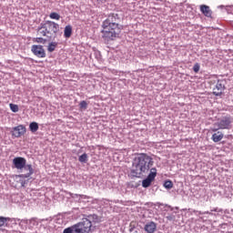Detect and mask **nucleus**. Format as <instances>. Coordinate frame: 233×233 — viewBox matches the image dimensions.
<instances>
[{
	"label": "nucleus",
	"instance_id": "obj_1",
	"mask_svg": "<svg viewBox=\"0 0 233 233\" xmlns=\"http://www.w3.org/2000/svg\"><path fill=\"white\" fill-rule=\"evenodd\" d=\"M154 167V158L148 156L147 153H138L132 161V168L130 171L131 177H144L147 175L149 179H156L157 176V169Z\"/></svg>",
	"mask_w": 233,
	"mask_h": 233
},
{
	"label": "nucleus",
	"instance_id": "obj_2",
	"mask_svg": "<svg viewBox=\"0 0 233 233\" xmlns=\"http://www.w3.org/2000/svg\"><path fill=\"white\" fill-rule=\"evenodd\" d=\"M124 26L121 25V17L118 14L111 13L102 23V39L105 43L116 41L121 35Z\"/></svg>",
	"mask_w": 233,
	"mask_h": 233
},
{
	"label": "nucleus",
	"instance_id": "obj_3",
	"mask_svg": "<svg viewBox=\"0 0 233 233\" xmlns=\"http://www.w3.org/2000/svg\"><path fill=\"white\" fill-rule=\"evenodd\" d=\"M97 223H101V217L96 214L84 215L80 222L65 228L63 233H92Z\"/></svg>",
	"mask_w": 233,
	"mask_h": 233
},
{
	"label": "nucleus",
	"instance_id": "obj_4",
	"mask_svg": "<svg viewBox=\"0 0 233 233\" xmlns=\"http://www.w3.org/2000/svg\"><path fill=\"white\" fill-rule=\"evenodd\" d=\"M38 35L47 37L48 41H55L59 32V24L47 20L39 25L36 29Z\"/></svg>",
	"mask_w": 233,
	"mask_h": 233
},
{
	"label": "nucleus",
	"instance_id": "obj_5",
	"mask_svg": "<svg viewBox=\"0 0 233 233\" xmlns=\"http://www.w3.org/2000/svg\"><path fill=\"white\" fill-rule=\"evenodd\" d=\"M13 165L14 167L17 170H25L27 173L18 175V177H21L22 179H26L27 177H30L32 174H34V167H32L31 164L26 165V158L23 157H16L13 159Z\"/></svg>",
	"mask_w": 233,
	"mask_h": 233
},
{
	"label": "nucleus",
	"instance_id": "obj_6",
	"mask_svg": "<svg viewBox=\"0 0 233 233\" xmlns=\"http://www.w3.org/2000/svg\"><path fill=\"white\" fill-rule=\"evenodd\" d=\"M233 117L230 115H226L218 119L211 127V132H218V130H230L232 128Z\"/></svg>",
	"mask_w": 233,
	"mask_h": 233
},
{
	"label": "nucleus",
	"instance_id": "obj_7",
	"mask_svg": "<svg viewBox=\"0 0 233 233\" xmlns=\"http://www.w3.org/2000/svg\"><path fill=\"white\" fill-rule=\"evenodd\" d=\"M31 52L35 56V57L40 59L46 57V51H45V47L42 45H33L31 46Z\"/></svg>",
	"mask_w": 233,
	"mask_h": 233
},
{
	"label": "nucleus",
	"instance_id": "obj_8",
	"mask_svg": "<svg viewBox=\"0 0 233 233\" xmlns=\"http://www.w3.org/2000/svg\"><path fill=\"white\" fill-rule=\"evenodd\" d=\"M18 221H19V227H28V228H34V227H37V225H39V222L37 221V218H32L30 219L24 218Z\"/></svg>",
	"mask_w": 233,
	"mask_h": 233
},
{
	"label": "nucleus",
	"instance_id": "obj_9",
	"mask_svg": "<svg viewBox=\"0 0 233 233\" xmlns=\"http://www.w3.org/2000/svg\"><path fill=\"white\" fill-rule=\"evenodd\" d=\"M227 80L226 79H218L216 84V89L218 91H213V95L217 97H219L223 95V90H225L227 87Z\"/></svg>",
	"mask_w": 233,
	"mask_h": 233
},
{
	"label": "nucleus",
	"instance_id": "obj_10",
	"mask_svg": "<svg viewBox=\"0 0 233 233\" xmlns=\"http://www.w3.org/2000/svg\"><path fill=\"white\" fill-rule=\"evenodd\" d=\"M26 134V127L24 125H18L12 128L11 130V136L13 137H21L22 136H25Z\"/></svg>",
	"mask_w": 233,
	"mask_h": 233
},
{
	"label": "nucleus",
	"instance_id": "obj_11",
	"mask_svg": "<svg viewBox=\"0 0 233 233\" xmlns=\"http://www.w3.org/2000/svg\"><path fill=\"white\" fill-rule=\"evenodd\" d=\"M144 230L147 233H154L157 230V224L154 221H149L145 225Z\"/></svg>",
	"mask_w": 233,
	"mask_h": 233
},
{
	"label": "nucleus",
	"instance_id": "obj_12",
	"mask_svg": "<svg viewBox=\"0 0 233 233\" xmlns=\"http://www.w3.org/2000/svg\"><path fill=\"white\" fill-rule=\"evenodd\" d=\"M200 12L205 17H212V10L210 9V6L207 5H200Z\"/></svg>",
	"mask_w": 233,
	"mask_h": 233
},
{
	"label": "nucleus",
	"instance_id": "obj_13",
	"mask_svg": "<svg viewBox=\"0 0 233 233\" xmlns=\"http://www.w3.org/2000/svg\"><path fill=\"white\" fill-rule=\"evenodd\" d=\"M224 135L223 132L221 131H217V133H214L211 137V139L214 143H219V141H221V139H223Z\"/></svg>",
	"mask_w": 233,
	"mask_h": 233
},
{
	"label": "nucleus",
	"instance_id": "obj_14",
	"mask_svg": "<svg viewBox=\"0 0 233 233\" xmlns=\"http://www.w3.org/2000/svg\"><path fill=\"white\" fill-rule=\"evenodd\" d=\"M64 37H66V39H70V37H72V25H66L64 29Z\"/></svg>",
	"mask_w": 233,
	"mask_h": 233
},
{
	"label": "nucleus",
	"instance_id": "obj_15",
	"mask_svg": "<svg viewBox=\"0 0 233 233\" xmlns=\"http://www.w3.org/2000/svg\"><path fill=\"white\" fill-rule=\"evenodd\" d=\"M29 130L32 134H35L39 130V124L37 122H31L29 124Z\"/></svg>",
	"mask_w": 233,
	"mask_h": 233
},
{
	"label": "nucleus",
	"instance_id": "obj_16",
	"mask_svg": "<svg viewBox=\"0 0 233 233\" xmlns=\"http://www.w3.org/2000/svg\"><path fill=\"white\" fill-rule=\"evenodd\" d=\"M152 178H148V177H147L144 180H142V187L143 188H148V187H150L152 185Z\"/></svg>",
	"mask_w": 233,
	"mask_h": 233
},
{
	"label": "nucleus",
	"instance_id": "obj_17",
	"mask_svg": "<svg viewBox=\"0 0 233 233\" xmlns=\"http://www.w3.org/2000/svg\"><path fill=\"white\" fill-rule=\"evenodd\" d=\"M56 48H57V42H50L47 46V51L52 53L55 52Z\"/></svg>",
	"mask_w": 233,
	"mask_h": 233
},
{
	"label": "nucleus",
	"instance_id": "obj_18",
	"mask_svg": "<svg viewBox=\"0 0 233 233\" xmlns=\"http://www.w3.org/2000/svg\"><path fill=\"white\" fill-rule=\"evenodd\" d=\"M69 196L76 201V203H83V200L81 199V195L69 193Z\"/></svg>",
	"mask_w": 233,
	"mask_h": 233
},
{
	"label": "nucleus",
	"instance_id": "obj_19",
	"mask_svg": "<svg viewBox=\"0 0 233 233\" xmlns=\"http://www.w3.org/2000/svg\"><path fill=\"white\" fill-rule=\"evenodd\" d=\"M78 161L82 164L88 163V155L86 153L82 154L78 157Z\"/></svg>",
	"mask_w": 233,
	"mask_h": 233
},
{
	"label": "nucleus",
	"instance_id": "obj_20",
	"mask_svg": "<svg viewBox=\"0 0 233 233\" xmlns=\"http://www.w3.org/2000/svg\"><path fill=\"white\" fill-rule=\"evenodd\" d=\"M163 187L167 190H170L174 187V183L172 182V180L167 179L164 182Z\"/></svg>",
	"mask_w": 233,
	"mask_h": 233
},
{
	"label": "nucleus",
	"instance_id": "obj_21",
	"mask_svg": "<svg viewBox=\"0 0 233 233\" xmlns=\"http://www.w3.org/2000/svg\"><path fill=\"white\" fill-rule=\"evenodd\" d=\"M46 38H43V37H35L33 38V42L34 43H40L41 45H46Z\"/></svg>",
	"mask_w": 233,
	"mask_h": 233
},
{
	"label": "nucleus",
	"instance_id": "obj_22",
	"mask_svg": "<svg viewBox=\"0 0 233 233\" xmlns=\"http://www.w3.org/2000/svg\"><path fill=\"white\" fill-rule=\"evenodd\" d=\"M78 106L80 110H86V108H88V102H86V100H82L79 103Z\"/></svg>",
	"mask_w": 233,
	"mask_h": 233
},
{
	"label": "nucleus",
	"instance_id": "obj_23",
	"mask_svg": "<svg viewBox=\"0 0 233 233\" xmlns=\"http://www.w3.org/2000/svg\"><path fill=\"white\" fill-rule=\"evenodd\" d=\"M50 19H56V21H59V19H61V15L56 13V12H52L49 15Z\"/></svg>",
	"mask_w": 233,
	"mask_h": 233
},
{
	"label": "nucleus",
	"instance_id": "obj_24",
	"mask_svg": "<svg viewBox=\"0 0 233 233\" xmlns=\"http://www.w3.org/2000/svg\"><path fill=\"white\" fill-rule=\"evenodd\" d=\"M9 108L11 111H13L15 114L19 112V106L15 104H9Z\"/></svg>",
	"mask_w": 233,
	"mask_h": 233
},
{
	"label": "nucleus",
	"instance_id": "obj_25",
	"mask_svg": "<svg viewBox=\"0 0 233 233\" xmlns=\"http://www.w3.org/2000/svg\"><path fill=\"white\" fill-rule=\"evenodd\" d=\"M200 68H201V66L199 65V63H196L193 66V72H195V74H198Z\"/></svg>",
	"mask_w": 233,
	"mask_h": 233
},
{
	"label": "nucleus",
	"instance_id": "obj_26",
	"mask_svg": "<svg viewBox=\"0 0 233 233\" xmlns=\"http://www.w3.org/2000/svg\"><path fill=\"white\" fill-rule=\"evenodd\" d=\"M137 224L136 222H130L129 224V232H134L136 230Z\"/></svg>",
	"mask_w": 233,
	"mask_h": 233
},
{
	"label": "nucleus",
	"instance_id": "obj_27",
	"mask_svg": "<svg viewBox=\"0 0 233 233\" xmlns=\"http://www.w3.org/2000/svg\"><path fill=\"white\" fill-rule=\"evenodd\" d=\"M226 12H227V14L233 15V5H226Z\"/></svg>",
	"mask_w": 233,
	"mask_h": 233
},
{
	"label": "nucleus",
	"instance_id": "obj_28",
	"mask_svg": "<svg viewBox=\"0 0 233 233\" xmlns=\"http://www.w3.org/2000/svg\"><path fill=\"white\" fill-rule=\"evenodd\" d=\"M211 212H223V208H215L211 209Z\"/></svg>",
	"mask_w": 233,
	"mask_h": 233
},
{
	"label": "nucleus",
	"instance_id": "obj_29",
	"mask_svg": "<svg viewBox=\"0 0 233 233\" xmlns=\"http://www.w3.org/2000/svg\"><path fill=\"white\" fill-rule=\"evenodd\" d=\"M95 56L96 59H101V52L99 51L95 52Z\"/></svg>",
	"mask_w": 233,
	"mask_h": 233
},
{
	"label": "nucleus",
	"instance_id": "obj_30",
	"mask_svg": "<svg viewBox=\"0 0 233 233\" xmlns=\"http://www.w3.org/2000/svg\"><path fill=\"white\" fill-rule=\"evenodd\" d=\"M80 198L83 201V199H90V197H88L86 195H80Z\"/></svg>",
	"mask_w": 233,
	"mask_h": 233
},
{
	"label": "nucleus",
	"instance_id": "obj_31",
	"mask_svg": "<svg viewBox=\"0 0 233 233\" xmlns=\"http://www.w3.org/2000/svg\"><path fill=\"white\" fill-rule=\"evenodd\" d=\"M198 214H199L200 216H203V215H205V214H210V215L212 216V212H209V211H205V212L198 211Z\"/></svg>",
	"mask_w": 233,
	"mask_h": 233
},
{
	"label": "nucleus",
	"instance_id": "obj_32",
	"mask_svg": "<svg viewBox=\"0 0 233 233\" xmlns=\"http://www.w3.org/2000/svg\"><path fill=\"white\" fill-rule=\"evenodd\" d=\"M218 9H223V8H225V10H227V5H218Z\"/></svg>",
	"mask_w": 233,
	"mask_h": 233
},
{
	"label": "nucleus",
	"instance_id": "obj_33",
	"mask_svg": "<svg viewBox=\"0 0 233 233\" xmlns=\"http://www.w3.org/2000/svg\"><path fill=\"white\" fill-rule=\"evenodd\" d=\"M224 214H230V210L225 209V210H224Z\"/></svg>",
	"mask_w": 233,
	"mask_h": 233
},
{
	"label": "nucleus",
	"instance_id": "obj_34",
	"mask_svg": "<svg viewBox=\"0 0 233 233\" xmlns=\"http://www.w3.org/2000/svg\"><path fill=\"white\" fill-rule=\"evenodd\" d=\"M166 207H167V208H170L171 210H174V208H172V206L166 205Z\"/></svg>",
	"mask_w": 233,
	"mask_h": 233
},
{
	"label": "nucleus",
	"instance_id": "obj_35",
	"mask_svg": "<svg viewBox=\"0 0 233 233\" xmlns=\"http://www.w3.org/2000/svg\"><path fill=\"white\" fill-rule=\"evenodd\" d=\"M175 210H179V208H175Z\"/></svg>",
	"mask_w": 233,
	"mask_h": 233
},
{
	"label": "nucleus",
	"instance_id": "obj_36",
	"mask_svg": "<svg viewBox=\"0 0 233 233\" xmlns=\"http://www.w3.org/2000/svg\"><path fill=\"white\" fill-rule=\"evenodd\" d=\"M135 233H137V230H136Z\"/></svg>",
	"mask_w": 233,
	"mask_h": 233
},
{
	"label": "nucleus",
	"instance_id": "obj_37",
	"mask_svg": "<svg viewBox=\"0 0 233 233\" xmlns=\"http://www.w3.org/2000/svg\"><path fill=\"white\" fill-rule=\"evenodd\" d=\"M231 212H233V208L231 209Z\"/></svg>",
	"mask_w": 233,
	"mask_h": 233
}]
</instances>
